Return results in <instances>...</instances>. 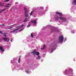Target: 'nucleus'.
Wrapping results in <instances>:
<instances>
[{"label":"nucleus","instance_id":"1","mask_svg":"<svg viewBox=\"0 0 76 76\" xmlns=\"http://www.w3.org/2000/svg\"><path fill=\"white\" fill-rule=\"evenodd\" d=\"M53 19L55 20H56L57 21H58L60 19V20L62 21V22H66L67 21V19H66V18H65L59 17L57 15H56L54 16Z\"/></svg>","mask_w":76,"mask_h":76},{"label":"nucleus","instance_id":"2","mask_svg":"<svg viewBox=\"0 0 76 76\" xmlns=\"http://www.w3.org/2000/svg\"><path fill=\"white\" fill-rule=\"evenodd\" d=\"M64 41V37L62 35L59 36L58 39V43H61L63 42Z\"/></svg>","mask_w":76,"mask_h":76},{"label":"nucleus","instance_id":"3","mask_svg":"<svg viewBox=\"0 0 76 76\" xmlns=\"http://www.w3.org/2000/svg\"><path fill=\"white\" fill-rule=\"evenodd\" d=\"M50 49L52 50V52H50V53H52L56 49V45L53 44L52 46L50 47Z\"/></svg>","mask_w":76,"mask_h":76},{"label":"nucleus","instance_id":"4","mask_svg":"<svg viewBox=\"0 0 76 76\" xmlns=\"http://www.w3.org/2000/svg\"><path fill=\"white\" fill-rule=\"evenodd\" d=\"M37 20H38V19L36 18L34 20H31V22L33 25H34V26H37Z\"/></svg>","mask_w":76,"mask_h":76},{"label":"nucleus","instance_id":"5","mask_svg":"<svg viewBox=\"0 0 76 76\" xmlns=\"http://www.w3.org/2000/svg\"><path fill=\"white\" fill-rule=\"evenodd\" d=\"M23 26H24V25L23 24L22 26H17V28H18V27H19V28L17 29L14 30L13 31L10 32V33H12V32H15V31H18V30L19 29H20V28H22V27H23Z\"/></svg>","mask_w":76,"mask_h":76},{"label":"nucleus","instance_id":"6","mask_svg":"<svg viewBox=\"0 0 76 76\" xmlns=\"http://www.w3.org/2000/svg\"><path fill=\"white\" fill-rule=\"evenodd\" d=\"M69 70L70 72H71L70 73V75H67V76H76L75 75H73V70L72 69L70 68Z\"/></svg>","mask_w":76,"mask_h":76},{"label":"nucleus","instance_id":"7","mask_svg":"<svg viewBox=\"0 0 76 76\" xmlns=\"http://www.w3.org/2000/svg\"><path fill=\"white\" fill-rule=\"evenodd\" d=\"M31 54H32L33 55H37V56H39V52H36V51L34 50V52H31Z\"/></svg>","mask_w":76,"mask_h":76},{"label":"nucleus","instance_id":"8","mask_svg":"<svg viewBox=\"0 0 76 76\" xmlns=\"http://www.w3.org/2000/svg\"><path fill=\"white\" fill-rule=\"evenodd\" d=\"M27 11L26 10L25 11V17H26V18L27 19H29L30 17L29 16V15H28V13H27Z\"/></svg>","mask_w":76,"mask_h":76},{"label":"nucleus","instance_id":"9","mask_svg":"<svg viewBox=\"0 0 76 76\" xmlns=\"http://www.w3.org/2000/svg\"><path fill=\"white\" fill-rule=\"evenodd\" d=\"M14 69L15 70H16V71H19V70L20 69V68L18 66H16L14 67Z\"/></svg>","mask_w":76,"mask_h":76},{"label":"nucleus","instance_id":"10","mask_svg":"<svg viewBox=\"0 0 76 76\" xmlns=\"http://www.w3.org/2000/svg\"><path fill=\"white\" fill-rule=\"evenodd\" d=\"M56 14V15H58L60 16H63V14L57 11H56L55 12Z\"/></svg>","mask_w":76,"mask_h":76},{"label":"nucleus","instance_id":"11","mask_svg":"<svg viewBox=\"0 0 76 76\" xmlns=\"http://www.w3.org/2000/svg\"><path fill=\"white\" fill-rule=\"evenodd\" d=\"M0 52L1 53H3V52L4 51V49H3V48L2 47H0Z\"/></svg>","mask_w":76,"mask_h":76},{"label":"nucleus","instance_id":"12","mask_svg":"<svg viewBox=\"0 0 76 76\" xmlns=\"http://www.w3.org/2000/svg\"><path fill=\"white\" fill-rule=\"evenodd\" d=\"M0 52L1 53H3V52L4 51V49H3V48L2 47H0Z\"/></svg>","mask_w":76,"mask_h":76},{"label":"nucleus","instance_id":"13","mask_svg":"<svg viewBox=\"0 0 76 76\" xmlns=\"http://www.w3.org/2000/svg\"><path fill=\"white\" fill-rule=\"evenodd\" d=\"M3 39L6 42H9V39L7 38L3 37Z\"/></svg>","mask_w":76,"mask_h":76},{"label":"nucleus","instance_id":"14","mask_svg":"<svg viewBox=\"0 0 76 76\" xmlns=\"http://www.w3.org/2000/svg\"><path fill=\"white\" fill-rule=\"evenodd\" d=\"M34 13V10L31 11L29 14H30V16H33Z\"/></svg>","mask_w":76,"mask_h":76},{"label":"nucleus","instance_id":"15","mask_svg":"<svg viewBox=\"0 0 76 76\" xmlns=\"http://www.w3.org/2000/svg\"><path fill=\"white\" fill-rule=\"evenodd\" d=\"M67 70L66 69L65 70L63 74L64 75H67Z\"/></svg>","mask_w":76,"mask_h":76},{"label":"nucleus","instance_id":"16","mask_svg":"<svg viewBox=\"0 0 76 76\" xmlns=\"http://www.w3.org/2000/svg\"><path fill=\"white\" fill-rule=\"evenodd\" d=\"M17 26L16 24H15L13 25L11 28H8V29H10V28H13V27H16Z\"/></svg>","mask_w":76,"mask_h":76},{"label":"nucleus","instance_id":"17","mask_svg":"<svg viewBox=\"0 0 76 76\" xmlns=\"http://www.w3.org/2000/svg\"><path fill=\"white\" fill-rule=\"evenodd\" d=\"M26 72L27 74H29V73H31V71H29V70H26Z\"/></svg>","mask_w":76,"mask_h":76},{"label":"nucleus","instance_id":"18","mask_svg":"<svg viewBox=\"0 0 76 76\" xmlns=\"http://www.w3.org/2000/svg\"><path fill=\"white\" fill-rule=\"evenodd\" d=\"M45 48V45H44L43 46H42L41 48V50H43V49H44Z\"/></svg>","mask_w":76,"mask_h":76},{"label":"nucleus","instance_id":"19","mask_svg":"<svg viewBox=\"0 0 76 76\" xmlns=\"http://www.w3.org/2000/svg\"><path fill=\"white\" fill-rule=\"evenodd\" d=\"M73 4L74 5H76V0H73Z\"/></svg>","mask_w":76,"mask_h":76},{"label":"nucleus","instance_id":"20","mask_svg":"<svg viewBox=\"0 0 76 76\" xmlns=\"http://www.w3.org/2000/svg\"><path fill=\"white\" fill-rule=\"evenodd\" d=\"M28 18H26L24 20V22H27V20Z\"/></svg>","mask_w":76,"mask_h":76},{"label":"nucleus","instance_id":"21","mask_svg":"<svg viewBox=\"0 0 76 76\" xmlns=\"http://www.w3.org/2000/svg\"><path fill=\"white\" fill-rule=\"evenodd\" d=\"M75 32V30H73L71 31L72 33L73 34H74V33Z\"/></svg>","mask_w":76,"mask_h":76},{"label":"nucleus","instance_id":"22","mask_svg":"<svg viewBox=\"0 0 76 76\" xmlns=\"http://www.w3.org/2000/svg\"><path fill=\"white\" fill-rule=\"evenodd\" d=\"M2 34H4V37H6V35L7 33H2Z\"/></svg>","mask_w":76,"mask_h":76},{"label":"nucleus","instance_id":"23","mask_svg":"<svg viewBox=\"0 0 76 76\" xmlns=\"http://www.w3.org/2000/svg\"><path fill=\"white\" fill-rule=\"evenodd\" d=\"M40 58H41V56H38L37 59H38L39 60V59H40Z\"/></svg>","mask_w":76,"mask_h":76},{"label":"nucleus","instance_id":"24","mask_svg":"<svg viewBox=\"0 0 76 76\" xmlns=\"http://www.w3.org/2000/svg\"><path fill=\"white\" fill-rule=\"evenodd\" d=\"M30 26H31V24H28L27 27V28H29V27H30Z\"/></svg>","mask_w":76,"mask_h":76},{"label":"nucleus","instance_id":"25","mask_svg":"<svg viewBox=\"0 0 76 76\" xmlns=\"http://www.w3.org/2000/svg\"><path fill=\"white\" fill-rule=\"evenodd\" d=\"M20 58H19V60L18 61V63H20Z\"/></svg>","mask_w":76,"mask_h":76},{"label":"nucleus","instance_id":"26","mask_svg":"<svg viewBox=\"0 0 76 76\" xmlns=\"http://www.w3.org/2000/svg\"><path fill=\"white\" fill-rule=\"evenodd\" d=\"M67 40V38L65 37L64 39V42H66Z\"/></svg>","mask_w":76,"mask_h":76},{"label":"nucleus","instance_id":"27","mask_svg":"<svg viewBox=\"0 0 76 76\" xmlns=\"http://www.w3.org/2000/svg\"><path fill=\"white\" fill-rule=\"evenodd\" d=\"M10 0H6L4 1V2H8Z\"/></svg>","mask_w":76,"mask_h":76},{"label":"nucleus","instance_id":"28","mask_svg":"<svg viewBox=\"0 0 76 76\" xmlns=\"http://www.w3.org/2000/svg\"><path fill=\"white\" fill-rule=\"evenodd\" d=\"M24 10H26V7H25V6L24 7Z\"/></svg>","mask_w":76,"mask_h":76},{"label":"nucleus","instance_id":"29","mask_svg":"<svg viewBox=\"0 0 76 76\" xmlns=\"http://www.w3.org/2000/svg\"><path fill=\"white\" fill-rule=\"evenodd\" d=\"M7 9V8H6V9L4 8V9H3L2 11H1V12H3V10H6V9Z\"/></svg>","mask_w":76,"mask_h":76},{"label":"nucleus","instance_id":"30","mask_svg":"<svg viewBox=\"0 0 76 76\" xmlns=\"http://www.w3.org/2000/svg\"><path fill=\"white\" fill-rule=\"evenodd\" d=\"M10 63H13V61L12 60L11 61Z\"/></svg>","mask_w":76,"mask_h":76},{"label":"nucleus","instance_id":"31","mask_svg":"<svg viewBox=\"0 0 76 76\" xmlns=\"http://www.w3.org/2000/svg\"><path fill=\"white\" fill-rule=\"evenodd\" d=\"M11 4H7L6 5V6H9V5H11Z\"/></svg>","mask_w":76,"mask_h":76},{"label":"nucleus","instance_id":"32","mask_svg":"<svg viewBox=\"0 0 76 76\" xmlns=\"http://www.w3.org/2000/svg\"><path fill=\"white\" fill-rule=\"evenodd\" d=\"M31 36L32 38H33V35H32V33H31Z\"/></svg>","mask_w":76,"mask_h":76},{"label":"nucleus","instance_id":"33","mask_svg":"<svg viewBox=\"0 0 76 76\" xmlns=\"http://www.w3.org/2000/svg\"><path fill=\"white\" fill-rule=\"evenodd\" d=\"M23 28H22V29H21L20 30H19V31L20 32V31H22V30H23Z\"/></svg>","mask_w":76,"mask_h":76},{"label":"nucleus","instance_id":"34","mask_svg":"<svg viewBox=\"0 0 76 76\" xmlns=\"http://www.w3.org/2000/svg\"><path fill=\"white\" fill-rule=\"evenodd\" d=\"M10 7V6H6L5 7Z\"/></svg>","mask_w":76,"mask_h":76},{"label":"nucleus","instance_id":"35","mask_svg":"<svg viewBox=\"0 0 76 76\" xmlns=\"http://www.w3.org/2000/svg\"><path fill=\"white\" fill-rule=\"evenodd\" d=\"M3 31H0V34H3Z\"/></svg>","mask_w":76,"mask_h":76},{"label":"nucleus","instance_id":"36","mask_svg":"<svg viewBox=\"0 0 76 76\" xmlns=\"http://www.w3.org/2000/svg\"><path fill=\"white\" fill-rule=\"evenodd\" d=\"M34 67H37V65H34Z\"/></svg>","mask_w":76,"mask_h":76},{"label":"nucleus","instance_id":"37","mask_svg":"<svg viewBox=\"0 0 76 76\" xmlns=\"http://www.w3.org/2000/svg\"><path fill=\"white\" fill-rule=\"evenodd\" d=\"M13 39H11V42H13Z\"/></svg>","mask_w":76,"mask_h":76},{"label":"nucleus","instance_id":"38","mask_svg":"<svg viewBox=\"0 0 76 76\" xmlns=\"http://www.w3.org/2000/svg\"><path fill=\"white\" fill-rule=\"evenodd\" d=\"M15 4H18V2H17L15 3Z\"/></svg>","mask_w":76,"mask_h":76},{"label":"nucleus","instance_id":"39","mask_svg":"<svg viewBox=\"0 0 76 76\" xmlns=\"http://www.w3.org/2000/svg\"><path fill=\"white\" fill-rule=\"evenodd\" d=\"M48 9V7H46V9Z\"/></svg>","mask_w":76,"mask_h":76},{"label":"nucleus","instance_id":"40","mask_svg":"<svg viewBox=\"0 0 76 76\" xmlns=\"http://www.w3.org/2000/svg\"><path fill=\"white\" fill-rule=\"evenodd\" d=\"M5 25H4V24H2L1 25V26H4Z\"/></svg>","mask_w":76,"mask_h":76},{"label":"nucleus","instance_id":"41","mask_svg":"<svg viewBox=\"0 0 76 76\" xmlns=\"http://www.w3.org/2000/svg\"><path fill=\"white\" fill-rule=\"evenodd\" d=\"M41 9H44V8H43V7H41Z\"/></svg>","mask_w":76,"mask_h":76},{"label":"nucleus","instance_id":"42","mask_svg":"<svg viewBox=\"0 0 76 76\" xmlns=\"http://www.w3.org/2000/svg\"><path fill=\"white\" fill-rule=\"evenodd\" d=\"M52 31H53V29H52Z\"/></svg>","mask_w":76,"mask_h":76},{"label":"nucleus","instance_id":"43","mask_svg":"<svg viewBox=\"0 0 76 76\" xmlns=\"http://www.w3.org/2000/svg\"><path fill=\"white\" fill-rule=\"evenodd\" d=\"M46 11H47V10H46Z\"/></svg>","mask_w":76,"mask_h":76},{"label":"nucleus","instance_id":"44","mask_svg":"<svg viewBox=\"0 0 76 76\" xmlns=\"http://www.w3.org/2000/svg\"><path fill=\"white\" fill-rule=\"evenodd\" d=\"M7 11H8V10H7Z\"/></svg>","mask_w":76,"mask_h":76},{"label":"nucleus","instance_id":"45","mask_svg":"<svg viewBox=\"0 0 76 76\" xmlns=\"http://www.w3.org/2000/svg\"><path fill=\"white\" fill-rule=\"evenodd\" d=\"M0 30H1L0 29Z\"/></svg>","mask_w":76,"mask_h":76}]
</instances>
